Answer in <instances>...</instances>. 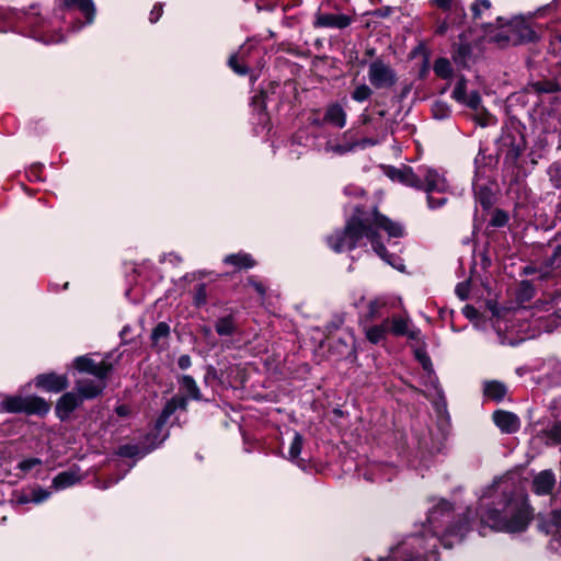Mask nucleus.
Segmentation results:
<instances>
[{"label":"nucleus","mask_w":561,"mask_h":561,"mask_svg":"<svg viewBox=\"0 0 561 561\" xmlns=\"http://www.w3.org/2000/svg\"><path fill=\"white\" fill-rule=\"evenodd\" d=\"M203 333L207 336L211 333V330L207 327L203 328Z\"/></svg>","instance_id":"obj_62"},{"label":"nucleus","mask_w":561,"mask_h":561,"mask_svg":"<svg viewBox=\"0 0 561 561\" xmlns=\"http://www.w3.org/2000/svg\"><path fill=\"white\" fill-rule=\"evenodd\" d=\"M451 510L449 502L439 500L430 508L427 524L423 526L422 534L410 536L391 549L389 557L379 561H438V545L451 548L455 542H460L470 529L468 516L450 524Z\"/></svg>","instance_id":"obj_1"},{"label":"nucleus","mask_w":561,"mask_h":561,"mask_svg":"<svg viewBox=\"0 0 561 561\" xmlns=\"http://www.w3.org/2000/svg\"><path fill=\"white\" fill-rule=\"evenodd\" d=\"M389 322H390V320H389V318H387L382 321V323L371 325V327L365 329L366 339L373 344L380 343L382 340L386 339V335L388 333Z\"/></svg>","instance_id":"obj_25"},{"label":"nucleus","mask_w":561,"mask_h":561,"mask_svg":"<svg viewBox=\"0 0 561 561\" xmlns=\"http://www.w3.org/2000/svg\"><path fill=\"white\" fill-rule=\"evenodd\" d=\"M368 80L375 89H390L397 83V73L389 64L377 58L368 66Z\"/></svg>","instance_id":"obj_6"},{"label":"nucleus","mask_w":561,"mask_h":561,"mask_svg":"<svg viewBox=\"0 0 561 561\" xmlns=\"http://www.w3.org/2000/svg\"><path fill=\"white\" fill-rule=\"evenodd\" d=\"M525 149V140L518 133L506 131L500 139V150L504 153V163L515 165Z\"/></svg>","instance_id":"obj_7"},{"label":"nucleus","mask_w":561,"mask_h":561,"mask_svg":"<svg viewBox=\"0 0 561 561\" xmlns=\"http://www.w3.org/2000/svg\"><path fill=\"white\" fill-rule=\"evenodd\" d=\"M435 5L442 9L443 11L449 12L457 18H465L466 10L465 5L468 3V0H433Z\"/></svg>","instance_id":"obj_23"},{"label":"nucleus","mask_w":561,"mask_h":561,"mask_svg":"<svg viewBox=\"0 0 561 561\" xmlns=\"http://www.w3.org/2000/svg\"><path fill=\"white\" fill-rule=\"evenodd\" d=\"M42 463V460L38 459V458H28V459H24L22 460L20 463H19V468L22 470V471H30L32 470L34 467L36 466H39Z\"/></svg>","instance_id":"obj_47"},{"label":"nucleus","mask_w":561,"mask_h":561,"mask_svg":"<svg viewBox=\"0 0 561 561\" xmlns=\"http://www.w3.org/2000/svg\"><path fill=\"white\" fill-rule=\"evenodd\" d=\"M352 18L346 14L317 13L314 26L343 30L350 26Z\"/></svg>","instance_id":"obj_14"},{"label":"nucleus","mask_w":561,"mask_h":561,"mask_svg":"<svg viewBox=\"0 0 561 561\" xmlns=\"http://www.w3.org/2000/svg\"><path fill=\"white\" fill-rule=\"evenodd\" d=\"M386 306V300L376 298L368 304L367 319L375 320L380 317V310Z\"/></svg>","instance_id":"obj_34"},{"label":"nucleus","mask_w":561,"mask_h":561,"mask_svg":"<svg viewBox=\"0 0 561 561\" xmlns=\"http://www.w3.org/2000/svg\"><path fill=\"white\" fill-rule=\"evenodd\" d=\"M371 95V88L365 83L357 85L352 92V99L359 103L368 100Z\"/></svg>","instance_id":"obj_33"},{"label":"nucleus","mask_w":561,"mask_h":561,"mask_svg":"<svg viewBox=\"0 0 561 561\" xmlns=\"http://www.w3.org/2000/svg\"><path fill=\"white\" fill-rule=\"evenodd\" d=\"M388 332L394 336H408L410 340H417L420 330L411 325V320L408 317H392L389 318Z\"/></svg>","instance_id":"obj_13"},{"label":"nucleus","mask_w":561,"mask_h":561,"mask_svg":"<svg viewBox=\"0 0 561 561\" xmlns=\"http://www.w3.org/2000/svg\"><path fill=\"white\" fill-rule=\"evenodd\" d=\"M30 492L33 503L35 504H39L50 496V493L42 488L33 489Z\"/></svg>","instance_id":"obj_45"},{"label":"nucleus","mask_w":561,"mask_h":561,"mask_svg":"<svg viewBox=\"0 0 561 561\" xmlns=\"http://www.w3.org/2000/svg\"><path fill=\"white\" fill-rule=\"evenodd\" d=\"M533 87L538 93H557L561 91V85L556 80L538 81Z\"/></svg>","instance_id":"obj_32"},{"label":"nucleus","mask_w":561,"mask_h":561,"mask_svg":"<svg viewBox=\"0 0 561 561\" xmlns=\"http://www.w3.org/2000/svg\"><path fill=\"white\" fill-rule=\"evenodd\" d=\"M253 103L259 104V111H264V93L261 92L260 94L255 95L253 98Z\"/></svg>","instance_id":"obj_56"},{"label":"nucleus","mask_w":561,"mask_h":561,"mask_svg":"<svg viewBox=\"0 0 561 561\" xmlns=\"http://www.w3.org/2000/svg\"><path fill=\"white\" fill-rule=\"evenodd\" d=\"M466 90H467V81L463 77H461L454 88L453 98L457 102L461 103L467 98Z\"/></svg>","instance_id":"obj_40"},{"label":"nucleus","mask_w":561,"mask_h":561,"mask_svg":"<svg viewBox=\"0 0 561 561\" xmlns=\"http://www.w3.org/2000/svg\"><path fill=\"white\" fill-rule=\"evenodd\" d=\"M390 178L407 186L424 191L427 194V205L431 209L444 206L447 202L446 197L435 198L433 193H446L449 185L444 176L436 169L428 165H419L413 169L408 165L393 169Z\"/></svg>","instance_id":"obj_3"},{"label":"nucleus","mask_w":561,"mask_h":561,"mask_svg":"<svg viewBox=\"0 0 561 561\" xmlns=\"http://www.w3.org/2000/svg\"><path fill=\"white\" fill-rule=\"evenodd\" d=\"M538 527L546 535L556 536L561 533V510H554L539 518Z\"/></svg>","instance_id":"obj_18"},{"label":"nucleus","mask_w":561,"mask_h":561,"mask_svg":"<svg viewBox=\"0 0 561 561\" xmlns=\"http://www.w3.org/2000/svg\"><path fill=\"white\" fill-rule=\"evenodd\" d=\"M346 112L339 103L330 104L324 113L323 122L343 128L346 124Z\"/></svg>","instance_id":"obj_20"},{"label":"nucleus","mask_w":561,"mask_h":561,"mask_svg":"<svg viewBox=\"0 0 561 561\" xmlns=\"http://www.w3.org/2000/svg\"><path fill=\"white\" fill-rule=\"evenodd\" d=\"M461 103L474 111H478L481 105V96L478 91H472L470 94H467L466 100Z\"/></svg>","instance_id":"obj_42"},{"label":"nucleus","mask_w":561,"mask_h":561,"mask_svg":"<svg viewBox=\"0 0 561 561\" xmlns=\"http://www.w3.org/2000/svg\"><path fill=\"white\" fill-rule=\"evenodd\" d=\"M215 330L220 336H231L237 332V324L231 314L219 318L215 323Z\"/></svg>","instance_id":"obj_27"},{"label":"nucleus","mask_w":561,"mask_h":561,"mask_svg":"<svg viewBox=\"0 0 561 561\" xmlns=\"http://www.w3.org/2000/svg\"><path fill=\"white\" fill-rule=\"evenodd\" d=\"M181 389L193 400H201L202 393L201 390L194 380V378L190 375H184L179 380Z\"/></svg>","instance_id":"obj_28"},{"label":"nucleus","mask_w":561,"mask_h":561,"mask_svg":"<svg viewBox=\"0 0 561 561\" xmlns=\"http://www.w3.org/2000/svg\"><path fill=\"white\" fill-rule=\"evenodd\" d=\"M378 141L373 138H363L360 140H357V147L366 148L368 146H375Z\"/></svg>","instance_id":"obj_53"},{"label":"nucleus","mask_w":561,"mask_h":561,"mask_svg":"<svg viewBox=\"0 0 561 561\" xmlns=\"http://www.w3.org/2000/svg\"><path fill=\"white\" fill-rule=\"evenodd\" d=\"M377 229L385 230L392 238H400L404 234V228L401 224L392 221L377 210L367 216L359 208H356L355 214L346 221L344 229L328 237V244L335 252H343L365 245L364 239H366L382 260L401 270L402 264H397L399 259L389 255L385 245L379 242Z\"/></svg>","instance_id":"obj_2"},{"label":"nucleus","mask_w":561,"mask_h":561,"mask_svg":"<svg viewBox=\"0 0 561 561\" xmlns=\"http://www.w3.org/2000/svg\"><path fill=\"white\" fill-rule=\"evenodd\" d=\"M357 147V139L354 130L348 129L342 135L341 140L330 139L324 145V151L328 153L342 156L354 150Z\"/></svg>","instance_id":"obj_11"},{"label":"nucleus","mask_w":561,"mask_h":561,"mask_svg":"<svg viewBox=\"0 0 561 561\" xmlns=\"http://www.w3.org/2000/svg\"><path fill=\"white\" fill-rule=\"evenodd\" d=\"M508 221V215L502 209H495L490 219V226L495 228L504 227Z\"/></svg>","instance_id":"obj_38"},{"label":"nucleus","mask_w":561,"mask_h":561,"mask_svg":"<svg viewBox=\"0 0 561 561\" xmlns=\"http://www.w3.org/2000/svg\"><path fill=\"white\" fill-rule=\"evenodd\" d=\"M207 288L205 284H198L195 287L193 301L196 307L206 305L207 302Z\"/></svg>","instance_id":"obj_39"},{"label":"nucleus","mask_w":561,"mask_h":561,"mask_svg":"<svg viewBox=\"0 0 561 561\" xmlns=\"http://www.w3.org/2000/svg\"><path fill=\"white\" fill-rule=\"evenodd\" d=\"M554 38L561 44V33L557 34Z\"/></svg>","instance_id":"obj_64"},{"label":"nucleus","mask_w":561,"mask_h":561,"mask_svg":"<svg viewBox=\"0 0 561 561\" xmlns=\"http://www.w3.org/2000/svg\"><path fill=\"white\" fill-rule=\"evenodd\" d=\"M493 421L503 433L507 434L516 433L520 427L519 417L508 411H495L493 413Z\"/></svg>","instance_id":"obj_15"},{"label":"nucleus","mask_w":561,"mask_h":561,"mask_svg":"<svg viewBox=\"0 0 561 561\" xmlns=\"http://www.w3.org/2000/svg\"><path fill=\"white\" fill-rule=\"evenodd\" d=\"M3 410L9 413L45 415L49 412V403L39 397H8L2 402Z\"/></svg>","instance_id":"obj_5"},{"label":"nucleus","mask_w":561,"mask_h":561,"mask_svg":"<svg viewBox=\"0 0 561 561\" xmlns=\"http://www.w3.org/2000/svg\"><path fill=\"white\" fill-rule=\"evenodd\" d=\"M116 413H117L119 416L125 417V416L129 415V413H130V409H129V407H128V405L122 404V405H118V407L116 408Z\"/></svg>","instance_id":"obj_55"},{"label":"nucleus","mask_w":561,"mask_h":561,"mask_svg":"<svg viewBox=\"0 0 561 561\" xmlns=\"http://www.w3.org/2000/svg\"><path fill=\"white\" fill-rule=\"evenodd\" d=\"M456 294L459 296L461 300H465L467 298V289L463 284H458L456 287Z\"/></svg>","instance_id":"obj_54"},{"label":"nucleus","mask_w":561,"mask_h":561,"mask_svg":"<svg viewBox=\"0 0 561 561\" xmlns=\"http://www.w3.org/2000/svg\"><path fill=\"white\" fill-rule=\"evenodd\" d=\"M506 392L507 389L502 382L489 381L484 385V394L494 401L503 400Z\"/></svg>","instance_id":"obj_29"},{"label":"nucleus","mask_w":561,"mask_h":561,"mask_svg":"<svg viewBox=\"0 0 561 561\" xmlns=\"http://www.w3.org/2000/svg\"><path fill=\"white\" fill-rule=\"evenodd\" d=\"M536 438L546 445L561 444V421L554 423L549 430H541L538 432Z\"/></svg>","instance_id":"obj_24"},{"label":"nucleus","mask_w":561,"mask_h":561,"mask_svg":"<svg viewBox=\"0 0 561 561\" xmlns=\"http://www.w3.org/2000/svg\"><path fill=\"white\" fill-rule=\"evenodd\" d=\"M470 10L474 20L482 19L491 10L490 0H474L470 3Z\"/></svg>","instance_id":"obj_30"},{"label":"nucleus","mask_w":561,"mask_h":561,"mask_svg":"<svg viewBox=\"0 0 561 561\" xmlns=\"http://www.w3.org/2000/svg\"><path fill=\"white\" fill-rule=\"evenodd\" d=\"M250 50L251 47L241 46L236 54L230 56L228 65L237 75L244 76L249 72V65L245 59Z\"/></svg>","instance_id":"obj_19"},{"label":"nucleus","mask_w":561,"mask_h":561,"mask_svg":"<svg viewBox=\"0 0 561 561\" xmlns=\"http://www.w3.org/2000/svg\"><path fill=\"white\" fill-rule=\"evenodd\" d=\"M531 519L530 507L523 495L505 497L502 510L493 508L481 514V522L492 529L504 533L524 531Z\"/></svg>","instance_id":"obj_4"},{"label":"nucleus","mask_w":561,"mask_h":561,"mask_svg":"<svg viewBox=\"0 0 561 561\" xmlns=\"http://www.w3.org/2000/svg\"><path fill=\"white\" fill-rule=\"evenodd\" d=\"M68 9H77L87 18V23H92L95 15V7L92 0H64Z\"/></svg>","instance_id":"obj_22"},{"label":"nucleus","mask_w":561,"mask_h":561,"mask_svg":"<svg viewBox=\"0 0 561 561\" xmlns=\"http://www.w3.org/2000/svg\"><path fill=\"white\" fill-rule=\"evenodd\" d=\"M556 485V474L552 470H542L533 480V491L537 495H548Z\"/></svg>","instance_id":"obj_16"},{"label":"nucleus","mask_w":561,"mask_h":561,"mask_svg":"<svg viewBox=\"0 0 561 561\" xmlns=\"http://www.w3.org/2000/svg\"><path fill=\"white\" fill-rule=\"evenodd\" d=\"M551 182L554 187H557V188L561 187V178L551 175Z\"/></svg>","instance_id":"obj_60"},{"label":"nucleus","mask_w":561,"mask_h":561,"mask_svg":"<svg viewBox=\"0 0 561 561\" xmlns=\"http://www.w3.org/2000/svg\"><path fill=\"white\" fill-rule=\"evenodd\" d=\"M508 42L520 45L537 41L538 36L530 25L522 18H515L508 23Z\"/></svg>","instance_id":"obj_8"},{"label":"nucleus","mask_w":561,"mask_h":561,"mask_svg":"<svg viewBox=\"0 0 561 561\" xmlns=\"http://www.w3.org/2000/svg\"><path fill=\"white\" fill-rule=\"evenodd\" d=\"M81 477L78 469H70L58 473L53 480L55 490H64L75 485L80 481Z\"/></svg>","instance_id":"obj_21"},{"label":"nucleus","mask_w":561,"mask_h":561,"mask_svg":"<svg viewBox=\"0 0 561 561\" xmlns=\"http://www.w3.org/2000/svg\"><path fill=\"white\" fill-rule=\"evenodd\" d=\"M35 386L48 392L57 393L65 390L69 386V382L66 375L49 373L38 375L35 378Z\"/></svg>","instance_id":"obj_12"},{"label":"nucleus","mask_w":561,"mask_h":561,"mask_svg":"<svg viewBox=\"0 0 561 561\" xmlns=\"http://www.w3.org/2000/svg\"><path fill=\"white\" fill-rule=\"evenodd\" d=\"M18 503H20V504L33 503V500H32V497H31V492H28V493H22V494L18 497Z\"/></svg>","instance_id":"obj_57"},{"label":"nucleus","mask_w":561,"mask_h":561,"mask_svg":"<svg viewBox=\"0 0 561 561\" xmlns=\"http://www.w3.org/2000/svg\"><path fill=\"white\" fill-rule=\"evenodd\" d=\"M162 15V4L157 3L150 11L149 20L151 23H157Z\"/></svg>","instance_id":"obj_49"},{"label":"nucleus","mask_w":561,"mask_h":561,"mask_svg":"<svg viewBox=\"0 0 561 561\" xmlns=\"http://www.w3.org/2000/svg\"><path fill=\"white\" fill-rule=\"evenodd\" d=\"M174 404L175 403L172 402L171 399L165 403L164 408L162 409V412H161L160 416L157 420L156 426L158 428H161L168 422L170 416L176 411Z\"/></svg>","instance_id":"obj_37"},{"label":"nucleus","mask_w":561,"mask_h":561,"mask_svg":"<svg viewBox=\"0 0 561 561\" xmlns=\"http://www.w3.org/2000/svg\"><path fill=\"white\" fill-rule=\"evenodd\" d=\"M434 72L442 79H448L453 75V68L448 59L438 58L434 62Z\"/></svg>","instance_id":"obj_31"},{"label":"nucleus","mask_w":561,"mask_h":561,"mask_svg":"<svg viewBox=\"0 0 561 561\" xmlns=\"http://www.w3.org/2000/svg\"><path fill=\"white\" fill-rule=\"evenodd\" d=\"M170 334V327L165 322H159L151 333L153 344H158L161 339L168 337Z\"/></svg>","instance_id":"obj_35"},{"label":"nucleus","mask_w":561,"mask_h":561,"mask_svg":"<svg viewBox=\"0 0 561 561\" xmlns=\"http://www.w3.org/2000/svg\"><path fill=\"white\" fill-rule=\"evenodd\" d=\"M508 24L501 28L494 36L491 37V41L499 44L501 47H505L507 45H512V43L508 42Z\"/></svg>","instance_id":"obj_43"},{"label":"nucleus","mask_w":561,"mask_h":561,"mask_svg":"<svg viewBox=\"0 0 561 561\" xmlns=\"http://www.w3.org/2000/svg\"><path fill=\"white\" fill-rule=\"evenodd\" d=\"M302 442H304V438L302 436L298 433V432H295L294 434V438H293V442L289 446V458L291 460H297L300 453H301V448H302Z\"/></svg>","instance_id":"obj_36"},{"label":"nucleus","mask_w":561,"mask_h":561,"mask_svg":"<svg viewBox=\"0 0 561 561\" xmlns=\"http://www.w3.org/2000/svg\"><path fill=\"white\" fill-rule=\"evenodd\" d=\"M311 123H312L313 125H317V126H320V125L322 124V123H321V121H320V119H318V118L312 119V122H311Z\"/></svg>","instance_id":"obj_63"},{"label":"nucleus","mask_w":561,"mask_h":561,"mask_svg":"<svg viewBox=\"0 0 561 561\" xmlns=\"http://www.w3.org/2000/svg\"><path fill=\"white\" fill-rule=\"evenodd\" d=\"M178 365L183 370L190 368L192 365L191 357L188 355H181L178 359Z\"/></svg>","instance_id":"obj_52"},{"label":"nucleus","mask_w":561,"mask_h":561,"mask_svg":"<svg viewBox=\"0 0 561 561\" xmlns=\"http://www.w3.org/2000/svg\"><path fill=\"white\" fill-rule=\"evenodd\" d=\"M163 261H169L170 263H179L181 262V257L174 253H169L164 255Z\"/></svg>","instance_id":"obj_58"},{"label":"nucleus","mask_w":561,"mask_h":561,"mask_svg":"<svg viewBox=\"0 0 561 561\" xmlns=\"http://www.w3.org/2000/svg\"><path fill=\"white\" fill-rule=\"evenodd\" d=\"M75 366L79 371L87 373L93 377H107L112 370V364L106 359L96 363L87 356L77 357Z\"/></svg>","instance_id":"obj_10"},{"label":"nucleus","mask_w":561,"mask_h":561,"mask_svg":"<svg viewBox=\"0 0 561 561\" xmlns=\"http://www.w3.org/2000/svg\"><path fill=\"white\" fill-rule=\"evenodd\" d=\"M433 114L436 118L443 119L448 115V108L444 104L437 103L433 107Z\"/></svg>","instance_id":"obj_48"},{"label":"nucleus","mask_w":561,"mask_h":561,"mask_svg":"<svg viewBox=\"0 0 561 561\" xmlns=\"http://www.w3.org/2000/svg\"><path fill=\"white\" fill-rule=\"evenodd\" d=\"M422 364H423L424 369L427 371V377H428L431 383L433 385V387L436 391V394L438 397H442V390L438 388L436 377L433 376L432 363H431L430 358L427 356H424L422 359Z\"/></svg>","instance_id":"obj_41"},{"label":"nucleus","mask_w":561,"mask_h":561,"mask_svg":"<svg viewBox=\"0 0 561 561\" xmlns=\"http://www.w3.org/2000/svg\"><path fill=\"white\" fill-rule=\"evenodd\" d=\"M474 119L481 127H485L495 123L494 116L486 112L478 113Z\"/></svg>","instance_id":"obj_46"},{"label":"nucleus","mask_w":561,"mask_h":561,"mask_svg":"<svg viewBox=\"0 0 561 561\" xmlns=\"http://www.w3.org/2000/svg\"><path fill=\"white\" fill-rule=\"evenodd\" d=\"M224 262L238 268H251L255 265V261L252 256L243 252L229 254L224 259Z\"/></svg>","instance_id":"obj_26"},{"label":"nucleus","mask_w":561,"mask_h":561,"mask_svg":"<svg viewBox=\"0 0 561 561\" xmlns=\"http://www.w3.org/2000/svg\"><path fill=\"white\" fill-rule=\"evenodd\" d=\"M249 284L255 289V291L260 295V296H264L265 295V287L262 283L255 280L253 277H250L249 278Z\"/></svg>","instance_id":"obj_50"},{"label":"nucleus","mask_w":561,"mask_h":561,"mask_svg":"<svg viewBox=\"0 0 561 561\" xmlns=\"http://www.w3.org/2000/svg\"><path fill=\"white\" fill-rule=\"evenodd\" d=\"M117 454L122 457L133 458L140 455V449L136 445H123L118 448Z\"/></svg>","instance_id":"obj_44"},{"label":"nucleus","mask_w":561,"mask_h":561,"mask_svg":"<svg viewBox=\"0 0 561 561\" xmlns=\"http://www.w3.org/2000/svg\"><path fill=\"white\" fill-rule=\"evenodd\" d=\"M468 53H469V49H468V47H467V46H460V47L458 48V54L454 56V59H455L456 61H459L460 57H462V56L467 55Z\"/></svg>","instance_id":"obj_59"},{"label":"nucleus","mask_w":561,"mask_h":561,"mask_svg":"<svg viewBox=\"0 0 561 561\" xmlns=\"http://www.w3.org/2000/svg\"><path fill=\"white\" fill-rule=\"evenodd\" d=\"M359 118L363 125H366L371 121L370 116L365 113L362 114Z\"/></svg>","instance_id":"obj_61"},{"label":"nucleus","mask_w":561,"mask_h":561,"mask_svg":"<svg viewBox=\"0 0 561 561\" xmlns=\"http://www.w3.org/2000/svg\"><path fill=\"white\" fill-rule=\"evenodd\" d=\"M171 400H172V402L175 403L174 404L175 405V410H178V409L185 410L186 407H187V398L186 397L175 396Z\"/></svg>","instance_id":"obj_51"},{"label":"nucleus","mask_w":561,"mask_h":561,"mask_svg":"<svg viewBox=\"0 0 561 561\" xmlns=\"http://www.w3.org/2000/svg\"><path fill=\"white\" fill-rule=\"evenodd\" d=\"M106 387V377H82L77 380L76 389L82 399H93Z\"/></svg>","instance_id":"obj_9"},{"label":"nucleus","mask_w":561,"mask_h":561,"mask_svg":"<svg viewBox=\"0 0 561 561\" xmlns=\"http://www.w3.org/2000/svg\"><path fill=\"white\" fill-rule=\"evenodd\" d=\"M82 398L73 392H66L62 394L56 404V414L60 420L69 417L71 412L81 403Z\"/></svg>","instance_id":"obj_17"}]
</instances>
